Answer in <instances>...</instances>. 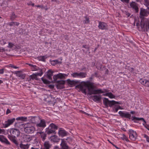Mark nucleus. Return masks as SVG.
Masks as SVG:
<instances>
[{"label": "nucleus", "mask_w": 149, "mask_h": 149, "mask_svg": "<svg viewBox=\"0 0 149 149\" xmlns=\"http://www.w3.org/2000/svg\"><path fill=\"white\" fill-rule=\"evenodd\" d=\"M21 71H16L15 74L17 76L20 77L22 79H24L25 77V74L20 73Z\"/></svg>", "instance_id": "obj_19"}, {"label": "nucleus", "mask_w": 149, "mask_h": 149, "mask_svg": "<svg viewBox=\"0 0 149 149\" xmlns=\"http://www.w3.org/2000/svg\"><path fill=\"white\" fill-rule=\"evenodd\" d=\"M130 113L132 114H134L135 113V112L134 111H132L130 112Z\"/></svg>", "instance_id": "obj_61"}, {"label": "nucleus", "mask_w": 149, "mask_h": 149, "mask_svg": "<svg viewBox=\"0 0 149 149\" xmlns=\"http://www.w3.org/2000/svg\"><path fill=\"white\" fill-rule=\"evenodd\" d=\"M22 139L24 141L29 142L30 141L31 139L29 135H24L22 137Z\"/></svg>", "instance_id": "obj_23"}, {"label": "nucleus", "mask_w": 149, "mask_h": 149, "mask_svg": "<svg viewBox=\"0 0 149 149\" xmlns=\"http://www.w3.org/2000/svg\"><path fill=\"white\" fill-rule=\"evenodd\" d=\"M52 62L53 63L52 65H54L55 64L58 63V61L57 60H54L52 61Z\"/></svg>", "instance_id": "obj_44"}, {"label": "nucleus", "mask_w": 149, "mask_h": 149, "mask_svg": "<svg viewBox=\"0 0 149 149\" xmlns=\"http://www.w3.org/2000/svg\"><path fill=\"white\" fill-rule=\"evenodd\" d=\"M122 2H125L126 3H128L129 2L130 0H120Z\"/></svg>", "instance_id": "obj_50"}, {"label": "nucleus", "mask_w": 149, "mask_h": 149, "mask_svg": "<svg viewBox=\"0 0 149 149\" xmlns=\"http://www.w3.org/2000/svg\"><path fill=\"white\" fill-rule=\"evenodd\" d=\"M4 72V69H0V74H2Z\"/></svg>", "instance_id": "obj_52"}, {"label": "nucleus", "mask_w": 149, "mask_h": 149, "mask_svg": "<svg viewBox=\"0 0 149 149\" xmlns=\"http://www.w3.org/2000/svg\"><path fill=\"white\" fill-rule=\"evenodd\" d=\"M144 137L146 139V140L149 138L148 136L146 134L144 135Z\"/></svg>", "instance_id": "obj_57"}, {"label": "nucleus", "mask_w": 149, "mask_h": 149, "mask_svg": "<svg viewBox=\"0 0 149 149\" xmlns=\"http://www.w3.org/2000/svg\"><path fill=\"white\" fill-rule=\"evenodd\" d=\"M109 90L108 89H103V94L108 93Z\"/></svg>", "instance_id": "obj_48"}, {"label": "nucleus", "mask_w": 149, "mask_h": 149, "mask_svg": "<svg viewBox=\"0 0 149 149\" xmlns=\"http://www.w3.org/2000/svg\"><path fill=\"white\" fill-rule=\"evenodd\" d=\"M148 13V12L146 10L143 8H141L139 17L141 19V26L142 28H144L145 27L146 29L147 28H149V21L147 20V21L145 22L144 21L146 19L144 17L147 16Z\"/></svg>", "instance_id": "obj_2"}, {"label": "nucleus", "mask_w": 149, "mask_h": 149, "mask_svg": "<svg viewBox=\"0 0 149 149\" xmlns=\"http://www.w3.org/2000/svg\"><path fill=\"white\" fill-rule=\"evenodd\" d=\"M15 137L13 136H10V135H8L9 139L15 144L17 146L18 145V143Z\"/></svg>", "instance_id": "obj_21"}, {"label": "nucleus", "mask_w": 149, "mask_h": 149, "mask_svg": "<svg viewBox=\"0 0 149 149\" xmlns=\"http://www.w3.org/2000/svg\"><path fill=\"white\" fill-rule=\"evenodd\" d=\"M42 74V72H37L35 74H33L32 75H30L29 77L27 78V79L28 81L31 80V79L33 80L34 79H35L37 80V77L38 76H41Z\"/></svg>", "instance_id": "obj_11"}, {"label": "nucleus", "mask_w": 149, "mask_h": 149, "mask_svg": "<svg viewBox=\"0 0 149 149\" xmlns=\"http://www.w3.org/2000/svg\"><path fill=\"white\" fill-rule=\"evenodd\" d=\"M5 51H6V50L4 49V48L0 49V52H5Z\"/></svg>", "instance_id": "obj_51"}, {"label": "nucleus", "mask_w": 149, "mask_h": 149, "mask_svg": "<svg viewBox=\"0 0 149 149\" xmlns=\"http://www.w3.org/2000/svg\"><path fill=\"white\" fill-rule=\"evenodd\" d=\"M57 129L58 127L52 123L50 124L48 128H46L45 133L48 135L52 133L56 134V130Z\"/></svg>", "instance_id": "obj_4"}, {"label": "nucleus", "mask_w": 149, "mask_h": 149, "mask_svg": "<svg viewBox=\"0 0 149 149\" xmlns=\"http://www.w3.org/2000/svg\"><path fill=\"white\" fill-rule=\"evenodd\" d=\"M99 25L98 26L99 28L100 29H102V23L101 22H99Z\"/></svg>", "instance_id": "obj_46"}, {"label": "nucleus", "mask_w": 149, "mask_h": 149, "mask_svg": "<svg viewBox=\"0 0 149 149\" xmlns=\"http://www.w3.org/2000/svg\"><path fill=\"white\" fill-rule=\"evenodd\" d=\"M8 24L10 26H14L15 25H16L17 26L19 24V23L16 22H10Z\"/></svg>", "instance_id": "obj_35"}, {"label": "nucleus", "mask_w": 149, "mask_h": 149, "mask_svg": "<svg viewBox=\"0 0 149 149\" xmlns=\"http://www.w3.org/2000/svg\"><path fill=\"white\" fill-rule=\"evenodd\" d=\"M0 141L6 144H10V142L3 136L0 135Z\"/></svg>", "instance_id": "obj_18"}, {"label": "nucleus", "mask_w": 149, "mask_h": 149, "mask_svg": "<svg viewBox=\"0 0 149 149\" xmlns=\"http://www.w3.org/2000/svg\"><path fill=\"white\" fill-rule=\"evenodd\" d=\"M43 82L45 84H48L49 83V81L47 79H43V78H41Z\"/></svg>", "instance_id": "obj_40"}, {"label": "nucleus", "mask_w": 149, "mask_h": 149, "mask_svg": "<svg viewBox=\"0 0 149 149\" xmlns=\"http://www.w3.org/2000/svg\"><path fill=\"white\" fill-rule=\"evenodd\" d=\"M56 82L58 84L57 85V87L58 88L61 89L63 88V85L65 83V81L64 80L56 81H54Z\"/></svg>", "instance_id": "obj_17"}, {"label": "nucleus", "mask_w": 149, "mask_h": 149, "mask_svg": "<svg viewBox=\"0 0 149 149\" xmlns=\"http://www.w3.org/2000/svg\"><path fill=\"white\" fill-rule=\"evenodd\" d=\"M51 141L54 142H57L59 141V140H60V139H58L57 136L54 135L52 136L51 137Z\"/></svg>", "instance_id": "obj_24"}, {"label": "nucleus", "mask_w": 149, "mask_h": 149, "mask_svg": "<svg viewBox=\"0 0 149 149\" xmlns=\"http://www.w3.org/2000/svg\"><path fill=\"white\" fill-rule=\"evenodd\" d=\"M58 134L62 137L66 136L67 135L66 132L64 130H60L58 132Z\"/></svg>", "instance_id": "obj_25"}, {"label": "nucleus", "mask_w": 149, "mask_h": 149, "mask_svg": "<svg viewBox=\"0 0 149 149\" xmlns=\"http://www.w3.org/2000/svg\"><path fill=\"white\" fill-rule=\"evenodd\" d=\"M103 99V103L106 107H108V106L111 107L116 104H120L119 102H116L114 100L109 101L108 99L106 98H104Z\"/></svg>", "instance_id": "obj_5"}, {"label": "nucleus", "mask_w": 149, "mask_h": 149, "mask_svg": "<svg viewBox=\"0 0 149 149\" xmlns=\"http://www.w3.org/2000/svg\"><path fill=\"white\" fill-rule=\"evenodd\" d=\"M51 145L50 144L48 141H46L44 144V149H49L51 147Z\"/></svg>", "instance_id": "obj_27"}, {"label": "nucleus", "mask_w": 149, "mask_h": 149, "mask_svg": "<svg viewBox=\"0 0 149 149\" xmlns=\"http://www.w3.org/2000/svg\"><path fill=\"white\" fill-rule=\"evenodd\" d=\"M112 145L114 146V147H115L117 149H120V148H119L118 147H117V146H116V145H114V144H112Z\"/></svg>", "instance_id": "obj_59"}, {"label": "nucleus", "mask_w": 149, "mask_h": 149, "mask_svg": "<svg viewBox=\"0 0 149 149\" xmlns=\"http://www.w3.org/2000/svg\"><path fill=\"white\" fill-rule=\"evenodd\" d=\"M125 14L127 16V17H129L130 15V14L129 13L127 12H126Z\"/></svg>", "instance_id": "obj_56"}, {"label": "nucleus", "mask_w": 149, "mask_h": 149, "mask_svg": "<svg viewBox=\"0 0 149 149\" xmlns=\"http://www.w3.org/2000/svg\"><path fill=\"white\" fill-rule=\"evenodd\" d=\"M91 97L93 100L95 102L99 101L101 98V96L100 95L91 96Z\"/></svg>", "instance_id": "obj_20"}, {"label": "nucleus", "mask_w": 149, "mask_h": 149, "mask_svg": "<svg viewBox=\"0 0 149 149\" xmlns=\"http://www.w3.org/2000/svg\"><path fill=\"white\" fill-rule=\"evenodd\" d=\"M53 72L51 70H49L47 74V77L49 80H52V77L53 75Z\"/></svg>", "instance_id": "obj_31"}, {"label": "nucleus", "mask_w": 149, "mask_h": 149, "mask_svg": "<svg viewBox=\"0 0 149 149\" xmlns=\"http://www.w3.org/2000/svg\"><path fill=\"white\" fill-rule=\"evenodd\" d=\"M67 75L65 74L59 73V74L54 75L53 77L54 81H56L58 79H62L65 78V76H67Z\"/></svg>", "instance_id": "obj_12"}, {"label": "nucleus", "mask_w": 149, "mask_h": 149, "mask_svg": "<svg viewBox=\"0 0 149 149\" xmlns=\"http://www.w3.org/2000/svg\"><path fill=\"white\" fill-rule=\"evenodd\" d=\"M40 118L39 117L31 116L29 117L28 120L32 123L36 124L38 122Z\"/></svg>", "instance_id": "obj_9"}, {"label": "nucleus", "mask_w": 149, "mask_h": 149, "mask_svg": "<svg viewBox=\"0 0 149 149\" xmlns=\"http://www.w3.org/2000/svg\"><path fill=\"white\" fill-rule=\"evenodd\" d=\"M116 107L118 109V110L119 109H121V107L120 106L118 105H116Z\"/></svg>", "instance_id": "obj_55"}, {"label": "nucleus", "mask_w": 149, "mask_h": 149, "mask_svg": "<svg viewBox=\"0 0 149 149\" xmlns=\"http://www.w3.org/2000/svg\"><path fill=\"white\" fill-rule=\"evenodd\" d=\"M114 111L115 112H117L118 110V109L117 108V107H116V105L115 106V107L113 109Z\"/></svg>", "instance_id": "obj_47"}, {"label": "nucleus", "mask_w": 149, "mask_h": 149, "mask_svg": "<svg viewBox=\"0 0 149 149\" xmlns=\"http://www.w3.org/2000/svg\"><path fill=\"white\" fill-rule=\"evenodd\" d=\"M86 47V45H84L83 46V47L87 49H88L87 50L88 51H89V47Z\"/></svg>", "instance_id": "obj_53"}, {"label": "nucleus", "mask_w": 149, "mask_h": 149, "mask_svg": "<svg viewBox=\"0 0 149 149\" xmlns=\"http://www.w3.org/2000/svg\"><path fill=\"white\" fill-rule=\"evenodd\" d=\"M31 69L33 71H38L39 72H42V70L35 65L33 66V67L31 68Z\"/></svg>", "instance_id": "obj_30"}, {"label": "nucleus", "mask_w": 149, "mask_h": 149, "mask_svg": "<svg viewBox=\"0 0 149 149\" xmlns=\"http://www.w3.org/2000/svg\"><path fill=\"white\" fill-rule=\"evenodd\" d=\"M103 96H108L111 98H113L115 97V96L111 92H108L105 94H103Z\"/></svg>", "instance_id": "obj_29"}, {"label": "nucleus", "mask_w": 149, "mask_h": 149, "mask_svg": "<svg viewBox=\"0 0 149 149\" xmlns=\"http://www.w3.org/2000/svg\"><path fill=\"white\" fill-rule=\"evenodd\" d=\"M130 6L131 8L134 9L136 13H138L139 12V8L138 7L137 4L134 2L132 1L130 3Z\"/></svg>", "instance_id": "obj_14"}, {"label": "nucleus", "mask_w": 149, "mask_h": 149, "mask_svg": "<svg viewBox=\"0 0 149 149\" xmlns=\"http://www.w3.org/2000/svg\"><path fill=\"white\" fill-rule=\"evenodd\" d=\"M71 75L74 77H79V73L77 72L74 73Z\"/></svg>", "instance_id": "obj_38"}, {"label": "nucleus", "mask_w": 149, "mask_h": 149, "mask_svg": "<svg viewBox=\"0 0 149 149\" xmlns=\"http://www.w3.org/2000/svg\"><path fill=\"white\" fill-rule=\"evenodd\" d=\"M130 138L132 141H135L137 136L136 132L132 130L129 131Z\"/></svg>", "instance_id": "obj_7"}, {"label": "nucleus", "mask_w": 149, "mask_h": 149, "mask_svg": "<svg viewBox=\"0 0 149 149\" xmlns=\"http://www.w3.org/2000/svg\"><path fill=\"white\" fill-rule=\"evenodd\" d=\"M54 149H59L58 146H56L55 147Z\"/></svg>", "instance_id": "obj_62"}, {"label": "nucleus", "mask_w": 149, "mask_h": 149, "mask_svg": "<svg viewBox=\"0 0 149 149\" xmlns=\"http://www.w3.org/2000/svg\"><path fill=\"white\" fill-rule=\"evenodd\" d=\"M61 142L60 144L61 146V149H70L68 146L67 145V144L63 139H61Z\"/></svg>", "instance_id": "obj_16"}, {"label": "nucleus", "mask_w": 149, "mask_h": 149, "mask_svg": "<svg viewBox=\"0 0 149 149\" xmlns=\"http://www.w3.org/2000/svg\"><path fill=\"white\" fill-rule=\"evenodd\" d=\"M16 17L17 16L14 13H13L10 17V19L11 20H13L15 18H16Z\"/></svg>", "instance_id": "obj_36"}, {"label": "nucleus", "mask_w": 149, "mask_h": 149, "mask_svg": "<svg viewBox=\"0 0 149 149\" xmlns=\"http://www.w3.org/2000/svg\"><path fill=\"white\" fill-rule=\"evenodd\" d=\"M122 138L123 139V140H125L127 141H128V140L127 138L124 134L123 135V136L122 137Z\"/></svg>", "instance_id": "obj_43"}, {"label": "nucleus", "mask_w": 149, "mask_h": 149, "mask_svg": "<svg viewBox=\"0 0 149 149\" xmlns=\"http://www.w3.org/2000/svg\"><path fill=\"white\" fill-rule=\"evenodd\" d=\"M38 133L39 134H40L42 140L44 141L47 135L45 133H44L43 132H38Z\"/></svg>", "instance_id": "obj_26"}, {"label": "nucleus", "mask_w": 149, "mask_h": 149, "mask_svg": "<svg viewBox=\"0 0 149 149\" xmlns=\"http://www.w3.org/2000/svg\"><path fill=\"white\" fill-rule=\"evenodd\" d=\"M22 126L24 127V131L27 134H32L35 131L34 127L30 123H27L25 124H22Z\"/></svg>", "instance_id": "obj_3"}, {"label": "nucleus", "mask_w": 149, "mask_h": 149, "mask_svg": "<svg viewBox=\"0 0 149 149\" xmlns=\"http://www.w3.org/2000/svg\"><path fill=\"white\" fill-rule=\"evenodd\" d=\"M14 46V45L11 42L8 43V47L10 48H12Z\"/></svg>", "instance_id": "obj_42"}, {"label": "nucleus", "mask_w": 149, "mask_h": 149, "mask_svg": "<svg viewBox=\"0 0 149 149\" xmlns=\"http://www.w3.org/2000/svg\"><path fill=\"white\" fill-rule=\"evenodd\" d=\"M85 19L83 21L84 24H88L89 22V19L86 16L84 17Z\"/></svg>", "instance_id": "obj_37"}, {"label": "nucleus", "mask_w": 149, "mask_h": 149, "mask_svg": "<svg viewBox=\"0 0 149 149\" xmlns=\"http://www.w3.org/2000/svg\"><path fill=\"white\" fill-rule=\"evenodd\" d=\"M3 131V130L0 129V133L2 132Z\"/></svg>", "instance_id": "obj_64"}, {"label": "nucleus", "mask_w": 149, "mask_h": 149, "mask_svg": "<svg viewBox=\"0 0 149 149\" xmlns=\"http://www.w3.org/2000/svg\"><path fill=\"white\" fill-rule=\"evenodd\" d=\"M27 118L25 117H20L17 118H16L17 120H20L23 121H26V120Z\"/></svg>", "instance_id": "obj_34"}, {"label": "nucleus", "mask_w": 149, "mask_h": 149, "mask_svg": "<svg viewBox=\"0 0 149 149\" xmlns=\"http://www.w3.org/2000/svg\"><path fill=\"white\" fill-rule=\"evenodd\" d=\"M40 122L36 124V126L38 128V130L41 131L46 126V123L45 120L41 119L39 120Z\"/></svg>", "instance_id": "obj_6"}, {"label": "nucleus", "mask_w": 149, "mask_h": 149, "mask_svg": "<svg viewBox=\"0 0 149 149\" xmlns=\"http://www.w3.org/2000/svg\"><path fill=\"white\" fill-rule=\"evenodd\" d=\"M108 29V26L105 24L103 23V30L107 29Z\"/></svg>", "instance_id": "obj_41"}, {"label": "nucleus", "mask_w": 149, "mask_h": 149, "mask_svg": "<svg viewBox=\"0 0 149 149\" xmlns=\"http://www.w3.org/2000/svg\"><path fill=\"white\" fill-rule=\"evenodd\" d=\"M20 147L22 149H28L29 148L28 144L24 145L21 143L20 144Z\"/></svg>", "instance_id": "obj_32"}, {"label": "nucleus", "mask_w": 149, "mask_h": 149, "mask_svg": "<svg viewBox=\"0 0 149 149\" xmlns=\"http://www.w3.org/2000/svg\"><path fill=\"white\" fill-rule=\"evenodd\" d=\"M120 116L122 118H125L130 119L131 115L127 112H124L121 111H119L118 112Z\"/></svg>", "instance_id": "obj_8"}, {"label": "nucleus", "mask_w": 149, "mask_h": 149, "mask_svg": "<svg viewBox=\"0 0 149 149\" xmlns=\"http://www.w3.org/2000/svg\"><path fill=\"white\" fill-rule=\"evenodd\" d=\"M11 135L14 137H18L19 135L20 132L19 130L16 129H12L10 130Z\"/></svg>", "instance_id": "obj_10"}, {"label": "nucleus", "mask_w": 149, "mask_h": 149, "mask_svg": "<svg viewBox=\"0 0 149 149\" xmlns=\"http://www.w3.org/2000/svg\"><path fill=\"white\" fill-rule=\"evenodd\" d=\"M87 74L86 72H80L79 73V77L80 78H84L86 77Z\"/></svg>", "instance_id": "obj_33"}, {"label": "nucleus", "mask_w": 149, "mask_h": 149, "mask_svg": "<svg viewBox=\"0 0 149 149\" xmlns=\"http://www.w3.org/2000/svg\"><path fill=\"white\" fill-rule=\"evenodd\" d=\"M47 58L46 56H41L39 57V59L40 60L45 61V59Z\"/></svg>", "instance_id": "obj_39"}, {"label": "nucleus", "mask_w": 149, "mask_h": 149, "mask_svg": "<svg viewBox=\"0 0 149 149\" xmlns=\"http://www.w3.org/2000/svg\"><path fill=\"white\" fill-rule=\"evenodd\" d=\"M144 1H145V2L147 3L148 5H149V3L148 2V1L147 0H144Z\"/></svg>", "instance_id": "obj_60"}, {"label": "nucleus", "mask_w": 149, "mask_h": 149, "mask_svg": "<svg viewBox=\"0 0 149 149\" xmlns=\"http://www.w3.org/2000/svg\"><path fill=\"white\" fill-rule=\"evenodd\" d=\"M76 88H79L82 93L86 94V90L87 89L89 95L95 94H99L102 93L101 89H95V86L93 83L88 81H82L75 87Z\"/></svg>", "instance_id": "obj_1"}, {"label": "nucleus", "mask_w": 149, "mask_h": 149, "mask_svg": "<svg viewBox=\"0 0 149 149\" xmlns=\"http://www.w3.org/2000/svg\"><path fill=\"white\" fill-rule=\"evenodd\" d=\"M27 4L29 6H34V3H33L31 1L27 3Z\"/></svg>", "instance_id": "obj_45"}, {"label": "nucleus", "mask_w": 149, "mask_h": 149, "mask_svg": "<svg viewBox=\"0 0 149 149\" xmlns=\"http://www.w3.org/2000/svg\"><path fill=\"white\" fill-rule=\"evenodd\" d=\"M132 120H133L134 122L135 123L136 122V120H142L145 123H146L145 121V120L143 118H138L135 117V116L132 117Z\"/></svg>", "instance_id": "obj_28"}, {"label": "nucleus", "mask_w": 149, "mask_h": 149, "mask_svg": "<svg viewBox=\"0 0 149 149\" xmlns=\"http://www.w3.org/2000/svg\"><path fill=\"white\" fill-rule=\"evenodd\" d=\"M97 68L98 69H101V66H100V67H98V65H97Z\"/></svg>", "instance_id": "obj_58"}, {"label": "nucleus", "mask_w": 149, "mask_h": 149, "mask_svg": "<svg viewBox=\"0 0 149 149\" xmlns=\"http://www.w3.org/2000/svg\"><path fill=\"white\" fill-rule=\"evenodd\" d=\"M36 6H37V7L41 8L42 9L44 8H45L44 7L43 5H38Z\"/></svg>", "instance_id": "obj_49"}, {"label": "nucleus", "mask_w": 149, "mask_h": 149, "mask_svg": "<svg viewBox=\"0 0 149 149\" xmlns=\"http://www.w3.org/2000/svg\"><path fill=\"white\" fill-rule=\"evenodd\" d=\"M10 112H11V111H10V110L9 109H8L7 110V111L6 112V114H8V113H10Z\"/></svg>", "instance_id": "obj_54"}, {"label": "nucleus", "mask_w": 149, "mask_h": 149, "mask_svg": "<svg viewBox=\"0 0 149 149\" xmlns=\"http://www.w3.org/2000/svg\"><path fill=\"white\" fill-rule=\"evenodd\" d=\"M15 120V118L8 119L7 121L5 122V123L3 124L4 127L6 128L8 127L12 124Z\"/></svg>", "instance_id": "obj_13"}, {"label": "nucleus", "mask_w": 149, "mask_h": 149, "mask_svg": "<svg viewBox=\"0 0 149 149\" xmlns=\"http://www.w3.org/2000/svg\"><path fill=\"white\" fill-rule=\"evenodd\" d=\"M12 68H17V67L15 66H12Z\"/></svg>", "instance_id": "obj_63"}, {"label": "nucleus", "mask_w": 149, "mask_h": 149, "mask_svg": "<svg viewBox=\"0 0 149 149\" xmlns=\"http://www.w3.org/2000/svg\"><path fill=\"white\" fill-rule=\"evenodd\" d=\"M68 84L72 86H74L78 84L79 81L77 80H70L68 79L67 80Z\"/></svg>", "instance_id": "obj_22"}, {"label": "nucleus", "mask_w": 149, "mask_h": 149, "mask_svg": "<svg viewBox=\"0 0 149 149\" xmlns=\"http://www.w3.org/2000/svg\"><path fill=\"white\" fill-rule=\"evenodd\" d=\"M140 82L145 86L149 87V79L142 78L139 80Z\"/></svg>", "instance_id": "obj_15"}]
</instances>
